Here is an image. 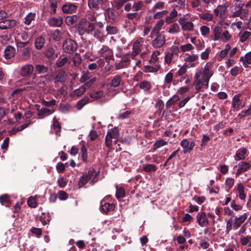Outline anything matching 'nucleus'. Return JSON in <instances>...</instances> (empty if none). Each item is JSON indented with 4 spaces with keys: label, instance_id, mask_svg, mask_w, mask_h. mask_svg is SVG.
I'll list each match as a JSON object with an SVG mask.
<instances>
[{
    "label": "nucleus",
    "instance_id": "obj_1",
    "mask_svg": "<svg viewBox=\"0 0 251 251\" xmlns=\"http://www.w3.org/2000/svg\"><path fill=\"white\" fill-rule=\"evenodd\" d=\"M103 24L87 22L86 19H81L78 25V30L80 35L87 34L93 35L96 39H100L104 36Z\"/></svg>",
    "mask_w": 251,
    "mask_h": 251
},
{
    "label": "nucleus",
    "instance_id": "obj_2",
    "mask_svg": "<svg viewBox=\"0 0 251 251\" xmlns=\"http://www.w3.org/2000/svg\"><path fill=\"white\" fill-rule=\"evenodd\" d=\"M194 79V85L197 92H200L203 86L208 87L209 81L206 82L205 78L202 77V75H201V71L195 73Z\"/></svg>",
    "mask_w": 251,
    "mask_h": 251
},
{
    "label": "nucleus",
    "instance_id": "obj_3",
    "mask_svg": "<svg viewBox=\"0 0 251 251\" xmlns=\"http://www.w3.org/2000/svg\"><path fill=\"white\" fill-rule=\"evenodd\" d=\"M119 135L118 129L115 127L107 132L105 138V144L109 148L111 147L112 144V139H116Z\"/></svg>",
    "mask_w": 251,
    "mask_h": 251
},
{
    "label": "nucleus",
    "instance_id": "obj_4",
    "mask_svg": "<svg viewBox=\"0 0 251 251\" xmlns=\"http://www.w3.org/2000/svg\"><path fill=\"white\" fill-rule=\"evenodd\" d=\"M97 174L93 168H90L87 173L82 176L78 182L79 187H82L93 177H96Z\"/></svg>",
    "mask_w": 251,
    "mask_h": 251
},
{
    "label": "nucleus",
    "instance_id": "obj_5",
    "mask_svg": "<svg viewBox=\"0 0 251 251\" xmlns=\"http://www.w3.org/2000/svg\"><path fill=\"white\" fill-rule=\"evenodd\" d=\"M77 47V44L74 40L67 39L63 42L62 48L66 53H72L76 50Z\"/></svg>",
    "mask_w": 251,
    "mask_h": 251
},
{
    "label": "nucleus",
    "instance_id": "obj_6",
    "mask_svg": "<svg viewBox=\"0 0 251 251\" xmlns=\"http://www.w3.org/2000/svg\"><path fill=\"white\" fill-rule=\"evenodd\" d=\"M178 51V49L177 47H172L168 49L165 53L164 57L165 63L169 66L170 65L173 61L174 55L177 54Z\"/></svg>",
    "mask_w": 251,
    "mask_h": 251
},
{
    "label": "nucleus",
    "instance_id": "obj_7",
    "mask_svg": "<svg viewBox=\"0 0 251 251\" xmlns=\"http://www.w3.org/2000/svg\"><path fill=\"white\" fill-rule=\"evenodd\" d=\"M180 146L183 148V152L184 154L190 153L195 146V142L192 140L190 142L187 139H183L180 143Z\"/></svg>",
    "mask_w": 251,
    "mask_h": 251
},
{
    "label": "nucleus",
    "instance_id": "obj_8",
    "mask_svg": "<svg viewBox=\"0 0 251 251\" xmlns=\"http://www.w3.org/2000/svg\"><path fill=\"white\" fill-rule=\"evenodd\" d=\"M34 66L30 64H26L22 66L20 69V74L23 77H28L33 72Z\"/></svg>",
    "mask_w": 251,
    "mask_h": 251
},
{
    "label": "nucleus",
    "instance_id": "obj_9",
    "mask_svg": "<svg viewBox=\"0 0 251 251\" xmlns=\"http://www.w3.org/2000/svg\"><path fill=\"white\" fill-rule=\"evenodd\" d=\"M155 36L156 38L151 42V45L155 48H161L166 43L165 36L162 34H158Z\"/></svg>",
    "mask_w": 251,
    "mask_h": 251
},
{
    "label": "nucleus",
    "instance_id": "obj_10",
    "mask_svg": "<svg viewBox=\"0 0 251 251\" xmlns=\"http://www.w3.org/2000/svg\"><path fill=\"white\" fill-rule=\"evenodd\" d=\"M104 0H88V5L90 9L99 10L100 8L104 9Z\"/></svg>",
    "mask_w": 251,
    "mask_h": 251
},
{
    "label": "nucleus",
    "instance_id": "obj_11",
    "mask_svg": "<svg viewBox=\"0 0 251 251\" xmlns=\"http://www.w3.org/2000/svg\"><path fill=\"white\" fill-rule=\"evenodd\" d=\"M178 23L181 25L183 31H192L194 28V24L189 21H187L184 16L178 20Z\"/></svg>",
    "mask_w": 251,
    "mask_h": 251
},
{
    "label": "nucleus",
    "instance_id": "obj_12",
    "mask_svg": "<svg viewBox=\"0 0 251 251\" xmlns=\"http://www.w3.org/2000/svg\"><path fill=\"white\" fill-rule=\"evenodd\" d=\"M212 64L210 62H207L204 66V70L202 74V77L205 78L206 82L209 81L210 77L213 74V72L211 70Z\"/></svg>",
    "mask_w": 251,
    "mask_h": 251
},
{
    "label": "nucleus",
    "instance_id": "obj_13",
    "mask_svg": "<svg viewBox=\"0 0 251 251\" xmlns=\"http://www.w3.org/2000/svg\"><path fill=\"white\" fill-rule=\"evenodd\" d=\"M17 25V21L15 20L10 19L2 20L0 22V29H7L13 28Z\"/></svg>",
    "mask_w": 251,
    "mask_h": 251
},
{
    "label": "nucleus",
    "instance_id": "obj_14",
    "mask_svg": "<svg viewBox=\"0 0 251 251\" xmlns=\"http://www.w3.org/2000/svg\"><path fill=\"white\" fill-rule=\"evenodd\" d=\"M237 167L238 169L236 172L237 176L249 170L251 168V165L249 162L242 161L238 164Z\"/></svg>",
    "mask_w": 251,
    "mask_h": 251
},
{
    "label": "nucleus",
    "instance_id": "obj_15",
    "mask_svg": "<svg viewBox=\"0 0 251 251\" xmlns=\"http://www.w3.org/2000/svg\"><path fill=\"white\" fill-rule=\"evenodd\" d=\"M226 7L222 5H218L214 10V13L216 16L219 17L221 20H224L226 18Z\"/></svg>",
    "mask_w": 251,
    "mask_h": 251
},
{
    "label": "nucleus",
    "instance_id": "obj_16",
    "mask_svg": "<svg viewBox=\"0 0 251 251\" xmlns=\"http://www.w3.org/2000/svg\"><path fill=\"white\" fill-rule=\"evenodd\" d=\"M197 220L199 225L201 227L206 226L209 223L206 214L204 212L198 213L197 215Z\"/></svg>",
    "mask_w": 251,
    "mask_h": 251
},
{
    "label": "nucleus",
    "instance_id": "obj_17",
    "mask_svg": "<svg viewBox=\"0 0 251 251\" xmlns=\"http://www.w3.org/2000/svg\"><path fill=\"white\" fill-rule=\"evenodd\" d=\"M77 6L73 3H68L63 5L62 10L63 13L66 14H71L75 12Z\"/></svg>",
    "mask_w": 251,
    "mask_h": 251
},
{
    "label": "nucleus",
    "instance_id": "obj_18",
    "mask_svg": "<svg viewBox=\"0 0 251 251\" xmlns=\"http://www.w3.org/2000/svg\"><path fill=\"white\" fill-rule=\"evenodd\" d=\"M48 23L50 26L59 27L63 24V18L61 17H51L48 19Z\"/></svg>",
    "mask_w": 251,
    "mask_h": 251
},
{
    "label": "nucleus",
    "instance_id": "obj_19",
    "mask_svg": "<svg viewBox=\"0 0 251 251\" xmlns=\"http://www.w3.org/2000/svg\"><path fill=\"white\" fill-rule=\"evenodd\" d=\"M247 218V213H244L239 217H236L234 220L233 229H237Z\"/></svg>",
    "mask_w": 251,
    "mask_h": 251
},
{
    "label": "nucleus",
    "instance_id": "obj_20",
    "mask_svg": "<svg viewBox=\"0 0 251 251\" xmlns=\"http://www.w3.org/2000/svg\"><path fill=\"white\" fill-rule=\"evenodd\" d=\"M240 95H235L232 101V107L234 108L239 109L241 106V108H243L245 105V103H244L242 104V101L240 99Z\"/></svg>",
    "mask_w": 251,
    "mask_h": 251
},
{
    "label": "nucleus",
    "instance_id": "obj_21",
    "mask_svg": "<svg viewBox=\"0 0 251 251\" xmlns=\"http://www.w3.org/2000/svg\"><path fill=\"white\" fill-rule=\"evenodd\" d=\"M67 76V75L64 70L58 71L54 77V83L64 82Z\"/></svg>",
    "mask_w": 251,
    "mask_h": 251
},
{
    "label": "nucleus",
    "instance_id": "obj_22",
    "mask_svg": "<svg viewBox=\"0 0 251 251\" xmlns=\"http://www.w3.org/2000/svg\"><path fill=\"white\" fill-rule=\"evenodd\" d=\"M16 53L15 48L11 46H8L4 50V54L6 59H10L14 57Z\"/></svg>",
    "mask_w": 251,
    "mask_h": 251
},
{
    "label": "nucleus",
    "instance_id": "obj_23",
    "mask_svg": "<svg viewBox=\"0 0 251 251\" xmlns=\"http://www.w3.org/2000/svg\"><path fill=\"white\" fill-rule=\"evenodd\" d=\"M143 39L142 38H139L137 39L133 44L132 50L135 53H138L139 54L141 51V47L143 44Z\"/></svg>",
    "mask_w": 251,
    "mask_h": 251
},
{
    "label": "nucleus",
    "instance_id": "obj_24",
    "mask_svg": "<svg viewBox=\"0 0 251 251\" xmlns=\"http://www.w3.org/2000/svg\"><path fill=\"white\" fill-rule=\"evenodd\" d=\"M115 208V204L109 203H104L102 204L101 202L100 211L104 213H107L109 211H113Z\"/></svg>",
    "mask_w": 251,
    "mask_h": 251
},
{
    "label": "nucleus",
    "instance_id": "obj_25",
    "mask_svg": "<svg viewBox=\"0 0 251 251\" xmlns=\"http://www.w3.org/2000/svg\"><path fill=\"white\" fill-rule=\"evenodd\" d=\"M213 36L212 37L214 41H218L221 39V36L222 32V27L219 25L215 26L213 29Z\"/></svg>",
    "mask_w": 251,
    "mask_h": 251
},
{
    "label": "nucleus",
    "instance_id": "obj_26",
    "mask_svg": "<svg viewBox=\"0 0 251 251\" xmlns=\"http://www.w3.org/2000/svg\"><path fill=\"white\" fill-rule=\"evenodd\" d=\"M240 61L242 62L245 68H247L249 64H251V51L246 53L244 56H241Z\"/></svg>",
    "mask_w": 251,
    "mask_h": 251
},
{
    "label": "nucleus",
    "instance_id": "obj_27",
    "mask_svg": "<svg viewBox=\"0 0 251 251\" xmlns=\"http://www.w3.org/2000/svg\"><path fill=\"white\" fill-rule=\"evenodd\" d=\"M186 56L184 58V61L186 63H191L190 66L194 67V64L193 63L198 59V56L197 54H189L186 53Z\"/></svg>",
    "mask_w": 251,
    "mask_h": 251
},
{
    "label": "nucleus",
    "instance_id": "obj_28",
    "mask_svg": "<svg viewBox=\"0 0 251 251\" xmlns=\"http://www.w3.org/2000/svg\"><path fill=\"white\" fill-rule=\"evenodd\" d=\"M164 23V21L163 20H160L158 21L155 25L153 27V28L151 32V34L152 35H156L157 34H160L159 31L161 29Z\"/></svg>",
    "mask_w": 251,
    "mask_h": 251
},
{
    "label": "nucleus",
    "instance_id": "obj_29",
    "mask_svg": "<svg viewBox=\"0 0 251 251\" xmlns=\"http://www.w3.org/2000/svg\"><path fill=\"white\" fill-rule=\"evenodd\" d=\"M44 54L48 58H54L55 55V50L52 47L47 48L45 50Z\"/></svg>",
    "mask_w": 251,
    "mask_h": 251
},
{
    "label": "nucleus",
    "instance_id": "obj_30",
    "mask_svg": "<svg viewBox=\"0 0 251 251\" xmlns=\"http://www.w3.org/2000/svg\"><path fill=\"white\" fill-rule=\"evenodd\" d=\"M45 43V40L44 38L40 36L37 37L35 41L34 45L35 47L37 50H40L42 49Z\"/></svg>",
    "mask_w": 251,
    "mask_h": 251
},
{
    "label": "nucleus",
    "instance_id": "obj_31",
    "mask_svg": "<svg viewBox=\"0 0 251 251\" xmlns=\"http://www.w3.org/2000/svg\"><path fill=\"white\" fill-rule=\"evenodd\" d=\"M98 53L101 56L104 55L111 56L112 54V51L107 46H102L100 49L98 51Z\"/></svg>",
    "mask_w": 251,
    "mask_h": 251
},
{
    "label": "nucleus",
    "instance_id": "obj_32",
    "mask_svg": "<svg viewBox=\"0 0 251 251\" xmlns=\"http://www.w3.org/2000/svg\"><path fill=\"white\" fill-rule=\"evenodd\" d=\"M86 91L85 88L81 85L79 88L75 90L71 94L72 97H79L82 96Z\"/></svg>",
    "mask_w": 251,
    "mask_h": 251
},
{
    "label": "nucleus",
    "instance_id": "obj_33",
    "mask_svg": "<svg viewBox=\"0 0 251 251\" xmlns=\"http://www.w3.org/2000/svg\"><path fill=\"white\" fill-rule=\"evenodd\" d=\"M30 50L29 47L24 48L22 51L21 58L22 60H27L30 57Z\"/></svg>",
    "mask_w": 251,
    "mask_h": 251
},
{
    "label": "nucleus",
    "instance_id": "obj_34",
    "mask_svg": "<svg viewBox=\"0 0 251 251\" xmlns=\"http://www.w3.org/2000/svg\"><path fill=\"white\" fill-rule=\"evenodd\" d=\"M50 3V13L51 15H54L56 12L57 7V0H49Z\"/></svg>",
    "mask_w": 251,
    "mask_h": 251
},
{
    "label": "nucleus",
    "instance_id": "obj_35",
    "mask_svg": "<svg viewBox=\"0 0 251 251\" xmlns=\"http://www.w3.org/2000/svg\"><path fill=\"white\" fill-rule=\"evenodd\" d=\"M54 112V110H51L46 107L42 108L40 109H38L37 115L39 116H46L50 115Z\"/></svg>",
    "mask_w": 251,
    "mask_h": 251
},
{
    "label": "nucleus",
    "instance_id": "obj_36",
    "mask_svg": "<svg viewBox=\"0 0 251 251\" xmlns=\"http://www.w3.org/2000/svg\"><path fill=\"white\" fill-rule=\"evenodd\" d=\"M139 87L145 92L149 91L151 88V82L147 80H144L139 84Z\"/></svg>",
    "mask_w": 251,
    "mask_h": 251
},
{
    "label": "nucleus",
    "instance_id": "obj_37",
    "mask_svg": "<svg viewBox=\"0 0 251 251\" xmlns=\"http://www.w3.org/2000/svg\"><path fill=\"white\" fill-rule=\"evenodd\" d=\"M40 219L43 225L45 226L49 224L50 220L49 213L46 214L45 213H42L40 217Z\"/></svg>",
    "mask_w": 251,
    "mask_h": 251
},
{
    "label": "nucleus",
    "instance_id": "obj_38",
    "mask_svg": "<svg viewBox=\"0 0 251 251\" xmlns=\"http://www.w3.org/2000/svg\"><path fill=\"white\" fill-rule=\"evenodd\" d=\"M122 81V76L120 75L114 76L111 82V86L113 87H117L120 86Z\"/></svg>",
    "mask_w": 251,
    "mask_h": 251
},
{
    "label": "nucleus",
    "instance_id": "obj_39",
    "mask_svg": "<svg viewBox=\"0 0 251 251\" xmlns=\"http://www.w3.org/2000/svg\"><path fill=\"white\" fill-rule=\"evenodd\" d=\"M89 99L88 97L85 96L79 100L77 104L76 107L78 110H80L85 105L87 104L89 102Z\"/></svg>",
    "mask_w": 251,
    "mask_h": 251
},
{
    "label": "nucleus",
    "instance_id": "obj_40",
    "mask_svg": "<svg viewBox=\"0 0 251 251\" xmlns=\"http://www.w3.org/2000/svg\"><path fill=\"white\" fill-rule=\"evenodd\" d=\"M247 153V150L243 148L238 151L235 156V159L237 160H243L245 158V154Z\"/></svg>",
    "mask_w": 251,
    "mask_h": 251
},
{
    "label": "nucleus",
    "instance_id": "obj_41",
    "mask_svg": "<svg viewBox=\"0 0 251 251\" xmlns=\"http://www.w3.org/2000/svg\"><path fill=\"white\" fill-rule=\"evenodd\" d=\"M176 8L174 7L173 10L171 12L169 16L166 17V22L167 23H171L173 22V19L176 18L177 15Z\"/></svg>",
    "mask_w": 251,
    "mask_h": 251
},
{
    "label": "nucleus",
    "instance_id": "obj_42",
    "mask_svg": "<svg viewBox=\"0 0 251 251\" xmlns=\"http://www.w3.org/2000/svg\"><path fill=\"white\" fill-rule=\"evenodd\" d=\"M160 68V66L157 64L154 66H146L145 71L148 73H155L157 72Z\"/></svg>",
    "mask_w": 251,
    "mask_h": 251
},
{
    "label": "nucleus",
    "instance_id": "obj_43",
    "mask_svg": "<svg viewBox=\"0 0 251 251\" xmlns=\"http://www.w3.org/2000/svg\"><path fill=\"white\" fill-rule=\"evenodd\" d=\"M143 170L145 172H155L157 168L155 165L152 164L144 165L143 166Z\"/></svg>",
    "mask_w": 251,
    "mask_h": 251
},
{
    "label": "nucleus",
    "instance_id": "obj_44",
    "mask_svg": "<svg viewBox=\"0 0 251 251\" xmlns=\"http://www.w3.org/2000/svg\"><path fill=\"white\" fill-rule=\"evenodd\" d=\"M68 58L67 57H59L55 63V65L58 68H60L64 66L68 62Z\"/></svg>",
    "mask_w": 251,
    "mask_h": 251
},
{
    "label": "nucleus",
    "instance_id": "obj_45",
    "mask_svg": "<svg viewBox=\"0 0 251 251\" xmlns=\"http://www.w3.org/2000/svg\"><path fill=\"white\" fill-rule=\"evenodd\" d=\"M36 14L35 13H29L25 17V24L29 25L32 21L35 20Z\"/></svg>",
    "mask_w": 251,
    "mask_h": 251
},
{
    "label": "nucleus",
    "instance_id": "obj_46",
    "mask_svg": "<svg viewBox=\"0 0 251 251\" xmlns=\"http://www.w3.org/2000/svg\"><path fill=\"white\" fill-rule=\"evenodd\" d=\"M251 32L247 31H245L243 32H240L238 36L240 38V41L241 42H244L247 40V39L250 36Z\"/></svg>",
    "mask_w": 251,
    "mask_h": 251
},
{
    "label": "nucleus",
    "instance_id": "obj_47",
    "mask_svg": "<svg viewBox=\"0 0 251 251\" xmlns=\"http://www.w3.org/2000/svg\"><path fill=\"white\" fill-rule=\"evenodd\" d=\"M180 31V27L176 23L172 24L168 29V32L171 34H175Z\"/></svg>",
    "mask_w": 251,
    "mask_h": 251
},
{
    "label": "nucleus",
    "instance_id": "obj_48",
    "mask_svg": "<svg viewBox=\"0 0 251 251\" xmlns=\"http://www.w3.org/2000/svg\"><path fill=\"white\" fill-rule=\"evenodd\" d=\"M105 17H108L109 19L114 20L116 19V15L115 14L113 9L108 8L105 11Z\"/></svg>",
    "mask_w": 251,
    "mask_h": 251
},
{
    "label": "nucleus",
    "instance_id": "obj_49",
    "mask_svg": "<svg viewBox=\"0 0 251 251\" xmlns=\"http://www.w3.org/2000/svg\"><path fill=\"white\" fill-rule=\"evenodd\" d=\"M36 71L39 74H44L48 71V68L44 65L38 64L35 66Z\"/></svg>",
    "mask_w": 251,
    "mask_h": 251
},
{
    "label": "nucleus",
    "instance_id": "obj_50",
    "mask_svg": "<svg viewBox=\"0 0 251 251\" xmlns=\"http://www.w3.org/2000/svg\"><path fill=\"white\" fill-rule=\"evenodd\" d=\"M78 20V17L76 15H73L68 16L66 18L65 22L68 25H72L75 23Z\"/></svg>",
    "mask_w": 251,
    "mask_h": 251
},
{
    "label": "nucleus",
    "instance_id": "obj_51",
    "mask_svg": "<svg viewBox=\"0 0 251 251\" xmlns=\"http://www.w3.org/2000/svg\"><path fill=\"white\" fill-rule=\"evenodd\" d=\"M82 73V74L79 79V81L81 83H85L90 78V76L89 75L90 73L88 71H83Z\"/></svg>",
    "mask_w": 251,
    "mask_h": 251
},
{
    "label": "nucleus",
    "instance_id": "obj_52",
    "mask_svg": "<svg viewBox=\"0 0 251 251\" xmlns=\"http://www.w3.org/2000/svg\"><path fill=\"white\" fill-rule=\"evenodd\" d=\"M238 191L239 192V198L242 200H244L246 198V195L244 193V188L242 184H238Z\"/></svg>",
    "mask_w": 251,
    "mask_h": 251
},
{
    "label": "nucleus",
    "instance_id": "obj_53",
    "mask_svg": "<svg viewBox=\"0 0 251 251\" xmlns=\"http://www.w3.org/2000/svg\"><path fill=\"white\" fill-rule=\"evenodd\" d=\"M173 1L176 3V4L173 5V7L178 9L183 8L185 7L186 0H173Z\"/></svg>",
    "mask_w": 251,
    "mask_h": 251
},
{
    "label": "nucleus",
    "instance_id": "obj_54",
    "mask_svg": "<svg viewBox=\"0 0 251 251\" xmlns=\"http://www.w3.org/2000/svg\"><path fill=\"white\" fill-rule=\"evenodd\" d=\"M126 196L125 189L123 187L118 188L116 192V197L118 200L124 198Z\"/></svg>",
    "mask_w": 251,
    "mask_h": 251
},
{
    "label": "nucleus",
    "instance_id": "obj_55",
    "mask_svg": "<svg viewBox=\"0 0 251 251\" xmlns=\"http://www.w3.org/2000/svg\"><path fill=\"white\" fill-rule=\"evenodd\" d=\"M126 2L125 0H115L112 2V4L116 9H120Z\"/></svg>",
    "mask_w": 251,
    "mask_h": 251
},
{
    "label": "nucleus",
    "instance_id": "obj_56",
    "mask_svg": "<svg viewBox=\"0 0 251 251\" xmlns=\"http://www.w3.org/2000/svg\"><path fill=\"white\" fill-rule=\"evenodd\" d=\"M167 144V142L163 139H161L158 141H157L153 145V150H156L159 148L166 145Z\"/></svg>",
    "mask_w": 251,
    "mask_h": 251
},
{
    "label": "nucleus",
    "instance_id": "obj_57",
    "mask_svg": "<svg viewBox=\"0 0 251 251\" xmlns=\"http://www.w3.org/2000/svg\"><path fill=\"white\" fill-rule=\"evenodd\" d=\"M160 54V51L158 50H155L154 52H153L151 54V58L150 60V62L151 63H156L158 60V55Z\"/></svg>",
    "mask_w": 251,
    "mask_h": 251
},
{
    "label": "nucleus",
    "instance_id": "obj_58",
    "mask_svg": "<svg viewBox=\"0 0 251 251\" xmlns=\"http://www.w3.org/2000/svg\"><path fill=\"white\" fill-rule=\"evenodd\" d=\"M106 30L107 32L106 35L116 34L118 31L116 27L111 25H107Z\"/></svg>",
    "mask_w": 251,
    "mask_h": 251
},
{
    "label": "nucleus",
    "instance_id": "obj_59",
    "mask_svg": "<svg viewBox=\"0 0 251 251\" xmlns=\"http://www.w3.org/2000/svg\"><path fill=\"white\" fill-rule=\"evenodd\" d=\"M200 31L202 36H207L210 33V28L206 25H202L200 27Z\"/></svg>",
    "mask_w": 251,
    "mask_h": 251
},
{
    "label": "nucleus",
    "instance_id": "obj_60",
    "mask_svg": "<svg viewBox=\"0 0 251 251\" xmlns=\"http://www.w3.org/2000/svg\"><path fill=\"white\" fill-rule=\"evenodd\" d=\"M81 158L84 162H87V150L84 145H82L81 148Z\"/></svg>",
    "mask_w": 251,
    "mask_h": 251
},
{
    "label": "nucleus",
    "instance_id": "obj_61",
    "mask_svg": "<svg viewBox=\"0 0 251 251\" xmlns=\"http://www.w3.org/2000/svg\"><path fill=\"white\" fill-rule=\"evenodd\" d=\"M231 38V35L227 30L224 31L221 36V39L223 41L226 42L228 41Z\"/></svg>",
    "mask_w": 251,
    "mask_h": 251
},
{
    "label": "nucleus",
    "instance_id": "obj_62",
    "mask_svg": "<svg viewBox=\"0 0 251 251\" xmlns=\"http://www.w3.org/2000/svg\"><path fill=\"white\" fill-rule=\"evenodd\" d=\"M179 100V97L178 95H175L167 102V105L171 106L174 104L176 101Z\"/></svg>",
    "mask_w": 251,
    "mask_h": 251
},
{
    "label": "nucleus",
    "instance_id": "obj_63",
    "mask_svg": "<svg viewBox=\"0 0 251 251\" xmlns=\"http://www.w3.org/2000/svg\"><path fill=\"white\" fill-rule=\"evenodd\" d=\"M180 49L182 52L190 51L194 49V47L190 43L181 45Z\"/></svg>",
    "mask_w": 251,
    "mask_h": 251
},
{
    "label": "nucleus",
    "instance_id": "obj_64",
    "mask_svg": "<svg viewBox=\"0 0 251 251\" xmlns=\"http://www.w3.org/2000/svg\"><path fill=\"white\" fill-rule=\"evenodd\" d=\"M97 81L96 77H94L90 79V80H87L83 85H82L85 88V89L89 88L92 86V85Z\"/></svg>",
    "mask_w": 251,
    "mask_h": 251
}]
</instances>
